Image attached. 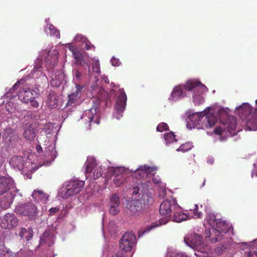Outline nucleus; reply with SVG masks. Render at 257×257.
<instances>
[{
  "instance_id": "obj_44",
  "label": "nucleus",
  "mask_w": 257,
  "mask_h": 257,
  "mask_svg": "<svg viewBox=\"0 0 257 257\" xmlns=\"http://www.w3.org/2000/svg\"><path fill=\"white\" fill-rule=\"evenodd\" d=\"M225 128H222L220 126L216 127L214 130V133L216 135H221L223 131H225Z\"/></svg>"
},
{
  "instance_id": "obj_20",
  "label": "nucleus",
  "mask_w": 257,
  "mask_h": 257,
  "mask_svg": "<svg viewBox=\"0 0 257 257\" xmlns=\"http://www.w3.org/2000/svg\"><path fill=\"white\" fill-rule=\"evenodd\" d=\"M173 221L176 222H181L187 220L189 217L187 214L183 213L179 206V208H175L173 211Z\"/></svg>"
},
{
  "instance_id": "obj_28",
  "label": "nucleus",
  "mask_w": 257,
  "mask_h": 257,
  "mask_svg": "<svg viewBox=\"0 0 257 257\" xmlns=\"http://www.w3.org/2000/svg\"><path fill=\"white\" fill-rule=\"evenodd\" d=\"M246 125L249 130H256L257 129V116H254L247 120Z\"/></svg>"
},
{
  "instance_id": "obj_9",
  "label": "nucleus",
  "mask_w": 257,
  "mask_h": 257,
  "mask_svg": "<svg viewBox=\"0 0 257 257\" xmlns=\"http://www.w3.org/2000/svg\"><path fill=\"white\" fill-rule=\"evenodd\" d=\"M113 182L116 187L124 184L128 178V173L123 167H116L113 169Z\"/></svg>"
},
{
  "instance_id": "obj_23",
  "label": "nucleus",
  "mask_w": 257,
  "mask_h": 257,
  "mask_svg": "<svg viewBox=\"0 0 257 257\" xmlns=\"http://www.w3.org/2000/svg\"><path fill=\"white\" fill-rule=\"evenodd\" d=\"M14 196L12 193H9L7 195L1 200V206L4 209H7L9 208L13 202Z\"/></svg>"
},
{
  "instance_id": "obj_16",
  "label": "nucleus",
  "mask_w": 257,
  "mask_h": 257,
  "mask_svg": "<svg viewBox=\"0 0 257 257\" xmlns=\"http://www.w3.org/2000/svg\"><path fill=\"white\" fill-rule=\"evenodd\" d=\"M15 188L14 182L11 178L0 177V195Z\"/></svg>"
},
{
  "instance_id": "obj_10",
  "label": "nucleus",
  "mask_w": 257,
  "mask_h": 257,
  "mask_svg": "<svg viewBox=\"0 0 257 257\" xmlns=\"http://www.w3.org/2000/svg\"><path fill=\"white\" fill-rule=\"evenodd\" d=\"M85 120L88 121L87 122L85 123L84 128L85 130H88L90 128L92 123H96L98 124L100 122V120L98 116L96 114V109L92 108L86 111L85 117L82 118Z\"/></svg>"
},
{
  "instance_id": "obj_54",
  "label": "nucleus",
  "mask_w": 257,
  "mask_h": 257,
  "mask_svg": "<svg viewBox=\"0 0 257 257\" xmlns=\"http://www.w3.org/2000/svg\"><path fill=\"white\" fill-rule=\"evenodd\" d=\"M19 158L18 157H13L12 159H11V161L12 162H13V161H17V160H18Z\"/></svg>"
},
{
  "instance_id": "obj_33",
  "label": "nucleus",
  "mask_w": 257,
  "mask_h": 257,
  "mask_svg": "<svg viewBox=\"0 0 257 257\" xmlns=\"http://www.w3.org/2000/svg\"><path fill=\"white\" fill-rule=\"evenodd\" d=\"M48 28L50 31V34L51 36L58 39L60 38L59 31L57 30L52 24H49Z\"/></svg>"
},
{
  "instance_id": "obj_51",
  "label": "nucleus",
  "mask_w": 257,
  "mask_h": 257,
  "mask_svg": "<svg viewBox=\"0 0 257 257\" xmlns=\"http://www.w3.org/2000/svg\"><path fill=\"white\" fill-rule=\"evenodd\" d=\"M254 251H250L247 252V256L248 257H254Z\"/></svg>"
},
{
  "instance_id": "obj_34",
  "label": "nucleus",
  "mask_w": 257,
  "mask_h": 257,
  "mask_svg": "<svg viewBox=\"0 0 257 257\" xmlns=\"http://www.w3.org/2000/svg\"><path fill=\"white\" fill-rule=\"evenodd\" d=\"M164 137L166 143H171L177 141V140L175 138V135L173 132L165 133L164 135Z\"/></svg>"
},
{
  "instance_id": "obj_1",
  "label": "nucleus",
  "mask_w": 257,
  "mask_h": 257,
  "mask_svg": "<svg viewBox=\"0 0 257 257\" xmlns=\"http://www.w3.org/2000/svg\"><path fill=\"white\" fill-rule=\"evenodd\" d=\"M204 116H205V118L201 124V128H210L213 126L218 120L217 116L212 113H206L205 111L193 113L188 117L187 126L190 128H200V122Z\"/></svg>"
},
{
  "instance_id": "obj_42",
  "label": "nucleus",
  "mask_w": 257,
  "mask_h": 257,
  "mask_svg": "<svg viewBox=\"0 0 257 257\" xmlns=\"http://www.w3.org/2000/svg\"><path fill=\"white\" fill-rule=\"evenodd\" d=\"M22 82H23V79H21L20 80L18 81L17 82L13 85L12 88L9 90V91L7 92V94L12 93L13 91H15L18 88L19 84Z\"/></svg>"
},
{
  "instance_id": "obj_31",
  "label": "nucleus",
  "mask_w": 257,
  "mask_h": 257,
  "mask_svg": "<svg viewBox=\"0 0 257 257\" xmlns=\"http://www.w3.org/2000/svg\"><path fill=\"white\" fill-rule=\"evenodd\" d=\"M168 220L167 218H163L159 220V224L157 222H153L151 225L147 227L144 232H148L152 228H154L159 225L165 224L168 222Z\"/></svg>"
},
{
  "instance_id": "obj_21",
  "label": "nucleus",
  "mask_w": 257,
  "mask_h": 257,
  "mask_svg": "<svg viewBox=\"0 0 257 257\" xmlns=\"http://www.w3.org/2000/svg\"><path fill=\"white\" fill-rule=\"evenodd\" d=\"M32 196L35 201L44 203L46 202L48 198V195L47 194L40 190H35Z\"/></svg>"
},
{
  "instance_id": "obj_50",
  "label": "nucleus",
  "mask_w": 257,
  "mask_h": 257,
  "mask_svg": "<svg viewBox=\"0 0 257 257\" xmlns=\"http://www.w3.org/2000/svg\"><path fill=\"white\" fill-rule=\"evenodd\" d=\"M197 237L198 238L197 240H196L194 243V244L195 245V246H198L199 245H200L201 244V240H200V237L197 236Z\"/></svg>"
},
{
  "instance_id": "obj_15",
  "label": "nucleus",
  "mask_w": 257,
  "mask_h": 257,
  "mask_svg": "<svg viewBox=\"0 0 257 257\" xmlns=\"http://www.w3.org/2000/svg\"><path fill=\"white\" fill-rule=\"evenodd\" d=\"M18 220L13 213H7L4 217L1 226L3 228L11 229L16 226Z\"/></svg>"
},
{
  "instance_id": "obj_36",
  "label": "nucleus",
  "mask_w": 257,
  "mask_h": 257,
  "mask_svg": "<svg viewBox=\"0 0 257 257\" xmlns=\"http://www.w3.org/2000/svg\"><path fill=\"white\" fill-rule=\"evenodd\" d=\"M0 257H14L13 253L4 250V245H0Z\"/></svg>"
},
{
  "instance_id": "obj_58",
  "label": "nucleus",
  "mask_w": 257,
  "mask_h": 257,
  "mask_svg": "<svg viewBox=\"0 0 257 257\" xmlns=\"http://www.w3.org/2000/svg\"><path fill=\"white\" fill-rule=\"evenodd\" d=\"M255 103L257 105V99L255 100Z\"/></svg>"
},
{
  "instance_id": "obj_25",
  "label": "nucleus",
  "mask_w": 257,
  "mask_h": 257,
  "mask_svg": "<svg viewBox=\"0 0 257 257\" xmlns=\"http://www.w3.org/2000/svg\"><path fill=\"white\" fill-rule=\"evenodd\" d=\"M47 104L51 107L55 108L57 105V96L54 91H51L47 96Z\"/></svg>"
},
{
  "instance_id": "obj_30",
  "label": "nucleus",
  "mask_w": 257,
  "mask_h": 257,
  "mask_svg": "<svg viewBox=\"0 0 257 257\" xmlns=\"http://www.w3.org/2000/svg\"><path fill=\"white\" fill-rule=\"evenodd\" d=\"M72 55L76 60V63L82 65L84 62V56L82 53L78 50H73Z\"/></svg>"
},
{
  "instance_id": "obj_37",
  "label": "nucleus",
  "mask_w": 257,
  "mask_h": 257,
  "mask_svg": "<svg viewBox=\"0 0 257 257\" xmlns=\"http://www.w3.org/2000/svg\"><path fill=\"white\" fill-rule=\"evenodd\" d=\"M144 168H145L146 172H147V176L148 174L154 175L156 174V171L157 170V168L156 167H149L147 165L143 166Z\"/></svg>"
},
{
  "instance_id": "obj_7",
  "label": "nucleus",
  "mask_w": 257,
  "mask_h": 257,
  "mask_svg": "<svg viewBox=\"0 0 257 257\" xmlns=\"http://www.w3.org/2000/svg\"><path fill=\"white\" fill-rule=\"evenodd\" d=\"M16 211L21 215L27 216L31 220L35 219L38 213L37 208L36 206L30 202L18 206L16 209Z\"/></svg>"
},
{
  "instance_id": "obj_40",
  "label": "nucleus",
  "mask_w": 257,
  "mask_h": 257,
  "mask_svg": "<svg viewBox=\"0 0 257 257\" xmlns=\"http://www.w3.org/2000/svg\"><path fill=\"white\" fill-rule=\"evenodd\" d=\"M202 214V213L198 211V206L197 205H195V208L193 211L192 217L194 218H198L201 216Z\"/></svg>"
},
{
  "instance_id": "obj_13",
  "label": "nucleus",
  "mask_w": 257,
  "mask_h": 257,
  "mask_svg": "<svg viewBox=\"0 0 257 257\" xmlns=\"http://www.w3.org/2000/svg\"><path fill=\"white\" fill-rule=\"evenodd\" d=\"M3 138L9 146L15 147L20 142L18 135L10 127L4 130Z\"/></svg>"
},
{
  "instance_id": "obj_2",
  "label": "nucleus",
  "mask_w": 257,
  "mask_h": 257,
  "mask_svg": "<svg viewBox=\"0 0 257 257\" xmlns=\"http://www.w3.org/2000/svg\"><path fill=\"white\" fill-rule=\"evenodd\" d=\"M84 184V181L79 180L69 181L61 188L60 195L62 198L67 199L70 196L76 195L82 190Z\"/></svg>"
},
{
  "instance_id": "obj_39",
  "label": "nucleus",
  "mask_w": 257,
  "mask_h": 257,
  "mask_svg": "<svg viewBox=\"0 0 257 257\" xmlns=\"http://www.w3.org/2000/svg\"><path fill=\"white\" fill-rule=\"evenodd\" d=\"M169 128L168 124L166 123L162 122L159 124L157 127V130L158 132H162L168 130Z\"/></svg>"
},
{
  "instance_id": "obj_11",
  "label": "nucleus",
  "mask_w": 257,
  "mask_h": 257,
  "mask_svg": "<svg viewBox=\"0 0 257 257\" xmlns=\"http://www.w3.org/2000/svg\"><path fill=\"white\" fill-rule=\"evenodd\" d=\"M39 95L37 91L31 88H23L18 94V98L20 100L24 103H28L32 99H35Z\"/></svg>"
},
{
  "instance_id": "obj_45",
  "label": "nucleus",
  "mask_w": 257,
  "mask_h": 257,
  "mask_svg": "<svg viewBox=\"0 0 257 257\" xmlns=\"http://www.w3.org/2000/svg\"><path fill=\"white\" fill-rule=\"evenodd\" d=\"M111 63H112V65H113L114 66H119V65L120 64L119 60L118 59L114 58V57H113L111 59Z\"/></svg>"
},
{
  "instance_id": "obj_18",
  "label": "nucleus",
  "mask_w": 257,
  "mask_h": 257,
  "mask_svg": "<svg viewBox=\"0 0 257 257\" xmlns=\"http://www.w3.org/2000/svg\"><path fill=\"white\" fill-rule=\"evenodd\" d=\"M183 90H185L184 85L183 86H176L172 91L171 98L170 99L172 101H176L184 98L186 96V93Z\"/></svg>"
},
{
  "instance_id": "obj_47",
  "label": "nucleus",
  "mask_w": 257,
  "mask_h": 257,
  "mask_svg": "<svg viewBox=\"0 0 257 257\" xmlns=\"http://www.w3.org/2000/svg\"><path fill=\"white\" fill-rule=\"evenodd\" d=\"M74 75H75L76 78L78 80H80L81 79V76H82L81 73L80 71H79V70L77 69L75 70V71H74Z\"/></svg>"
},
{
  "instance_id": "obj_24",
  "label": "nucleus",
  "mask_w": 257,
  "mask_h": 257,
  "mask_svg": "<svg viewBox=\"0 0 257 257\" xmlns=\"http://www.w3.org/2000/svg\"><path fill=\"white\" fill-rule=\"evenodd\" d=\"M149 185H146V182L142 181L139 184V186H135L133 188V194H137L140 193V191L142 193V195L144 193L148 192Z\"/></svg>"
},
{
  "instance_id": "obj_4",
  "label": "nucleus",
  "mask_w": 257,
  "mask_h": 257,
  "mask_svg": "<svg viewBox=\"0 0 257 257\" xmlns=\"http://www.w3.org/2000/svg\"><path fill=\"white\" fill-rule=\"evenodd\" d=\"M229 227L227 223L222 219L219 218L215 226L211 227L209 230V237L212 243H216L222 239L224 233L228 232Z\"/></svg>"
},
{
  "instance_id": "obj_43",
  "label": "nucleus",
  "mask_w": 257,
  "mask_h": 257,
  "mask_svg": "<svg viewBox=\"0 0 257 257\" xmlns=\"http://www.w3.org/2000/svg\"><path fill=\"white\" fill-rule=\"evenodd\" d=\"M153 182L155 184L159 186L161 185L162 183L161 178L158 176L153 178Z\"/></svg>"
},
{
  "instance_id": "obj_53",
  "label": "nucleus",
  "mask_w": 257,
  "mask_h": 257,
  "mask_svg": "<svg viewBox=\"0 0 257 257\" xmlns=\"http://www.w3.org/2000/svg\"><path fill=\"white\" fill-rule=\"evenodd\" d=\"M206 182V179L203 178L202 180V183L200 185V187H202L205 186Z\"/></svg>"
},
{
  "instance_id": "obj_48",
  "label": "nucleus",
  "mask_w": 257,
  "mask_h": 257,
  "mask_svg": "<svg viewBox=\"0 0 257 257\" xmlns=\"http://www.w3.org/2000/svg\"><path fill=\"white\" fill-rule=\"evenodd\" d=\"M11 104H12V102H9L8 103H7L6 105V108L7 109V110H8V111H9V112H13L14 111V110L15 109V108H13L12 107H11L10 108V107H9Z\"/></svg>"
},
{
  "instance_id": "obj_59",
  "label": "nucleus",
  "mask_w": 257,
  "mask_h": 257,
  "mask_svg": "<svg viewBox=\"0 0 257 257\" xmlns=\"http://www.w3.org/2000/svg\"><path fill=\"white\" fill-rule=\"evenodd\" d=\"M117 118H118V119H119V116H117Z\"/></svg>"
},
{
  "instance_id": "obj_35",
  "label": "nucleus",
  "mask_w": 257,
  "mask_h": 257,
  "mask_svg": "<svg viewBox=\"0 0 257 257\" xmlns=\"http://www.w3.org/2000/svg\"><path fill=\"white\" fill-rule=\"evenodd\" d=\"M193 147L192 144L188 142L185 144H182L180 147L177 149L178 152L182 151V152H187L188 151L190 150Z\"/></svg>"
},
{
  "instance_id": "obj_55",
  "label": "nucleus",
  "mask_w": 257,
  "mask_h": 257,
  "mask_svg": "<svg viewBox=\"0 0 257 257\" xmlns=\"http://www.w3.org/2000/svg\"><path fill=\"white\" fill-rule=\"evenodd\" d=\"M36 149H37L38 151H39V149H41V147L40 146H38L36 147Z\"/></svg>"
},
{
  "instance_id": "obj_52",
  "label": "nucleus",
  "mask_w": 257,
  "mask_h": 257,
  "mask_svg": "<svg viewBox=\"0 0 257 257\" xmlns=\"http://www.w3.org/2000/svg\"><path fill=\"white\" fill-rule=\"evenodd\" d=\"M112 257H125V256L122 255L120 253H117L114 254Z\"/></svg>"
},
{
  "instance_id": "obj_56",
  "label": "nucleus",
  "mask_w": 257,
  "mask_h": 257,
  "mask_svg": "<svg viewBox=\"0 0 257 257\" xmlns=\"http://www.w3.org/2000/svg\"><path fill=\"white\" fill-rule=\"evenodd\" d=\"M254 257H257V251H254Z\"/></svg>"
},
{
  "instance_id": "obj_29",
  "label": "nucleus",
  "mask_w": 257,
  "mask_h": 257,
  "mask_svg": "<svg viewBox=\"0 0 257 257\" xmlns=\"http://www.w3.org/2000/svg\"><path fill=\"white\" fill-rule=\"evenodd\" d=\"M24 136L25 138L28 140H33L36 137L34 128L29 127L26 129L24 133Z\"/></svg>"
},
{
  "instance_id": "obj_26",
  "label": "nucleus",
  "mask_w": 257,
  "mask_h": 257,
  "mask_svg": "<svg viewBox=\"0 0 257 257\" xmlns=\"http://www.w3.org/2000/svg\"><path fill=\"white\" fill-rule=\"evenodd\" d=\"M133 176L137 179L140 180L143 178H146L148 176L147 175V172L144 166H141L136 170L133 173Z\"/></svg>"
},
{
  "instance_id": "obj_32",
  "label": "nucleus",
  "mask_w": 257,
  "mask_h": 257,
  "mask_svg": "<svg viewBox=\"0 0 257 257\" xmlns=\"http://www.w3.org/2000/svg\"><path fill=\"white\" fill-rule=\"evenodd\" d=\"M206 219L208 224L213 227L215 226L216 222L218 220L219 218H217L216 215L213 213H209L206 216Z\"/></svg>"
},
{
  "instance_id": "obj_19",
  "label": "nucleus",
  "mask_w": 257,
  "mask_h": 257,
  "mask_svg": "<svg viewBox=\"0 0 257 257\" xmlns=\"http://www.w3.org/2000/svg\"><path fill=\"white\" fill-rule=\"evenodd\" d=\"M83 87L77 84L75 86L76 91L68 95V100L67 103V105H71L74 104L77 99L79 98L80 92H81Z\"/></svg>"
},
{
  "instance_id": "obj_38",
  "label": "nucleus",
  "mask_w": 257,
  "mask_h": 257,
  "mask_svg": "<svg viewBox=\"0 0 257 257\" xmlns=\"http://www.w3.org/2000/svg\"><path fill=\"white\" fill-rule=\"evenodd\" d=\"M92 70L96 73L99 74L100 72V64L98 60H93L92 63Z\"/></svg>"
},
{
  "instance_id": "obj_5",
  "label": "nucleus",
  "mask_w": 257,
  "mask_h": 257,
  "mask_svg": "<svg viewBox=\"0 0 257 257\" xmlns=\"http://www.w3.org/2000/svg\"><path fill=\"white\" fill-rule=\"evenodd\" d=\"M153 199L150 193H144L142 197L133 201L130 205V210L133 213L141 212L153 202Z\"/></svg>"
},
{
  "instance_id": "obj_3",
  "label": "nucleus",
  "mask_w": 257,
  "mask_h": 257,
  "mask_svg": "<svg viewBox=\"0 0 257 257\" xmlns=\"http://www.w3.org/2000/svg\"><path fill=\"white\" fill-rule=\"evenodd\" d=\"M184 87L186 90L194 91V94L193 96L194 103L201 104L203 102L204 99L201 95L205 92L207 89L204 85L198 81L189 80L184 85Z\"/></svg>"
},
{
  "instance_id": "obj_12",
  "label": "nucleus",
  "mask_w": 257,
  "mask_h": 257,
  "mask_svg": "<svg viewBox=\"0 0 257 257\" xmlns=\"http://www.w3.org/2000/svg\"><path fill=\"white\" fill-rule=\"evenodd\" d=\"M126 99V95L123 89H119V94L117 98L115 105V113L116 114L122 116L121 113L125 108Z\"/></svg>"
},
{
  "instance_id": "obj_49",
  "label": "nucleus",
  "mask_w": 257,
  "mask_h": 257,
  "mask_svg": "<svg viewBox=\"0 0 257 257\" xmlns=\"http://www.w3.org/2000/svg\"><path fill=\"white\" fill-rule=\"evenodd\" d=\"M59 209L58 207H52L49 209V211L51 214H55L59 211Z\"/></svg>"
},
{
  "instance_id": "obj_8",
  "label": "nucleus",
  "mask_w": 257,
  "mask_h": 257,
  "mask_svg": "<svg viewBox=\"0 0 257 257\" xmlns=\"http://www.w3.org/2000/svg\"><path fill=\"white\" fill-rule=\"evenodd\" d=\"M136 237L134 233L126 232L123 234L120 241L119 247L125 251H130L136 243Z\"/></svg>"
},
{
  "instance_id": "obj_46",
  "label": "nucleus",
  "mask_w": 257,
  "mask_h": 257,
  "mask_svg": "<svg viewBox=\"0 0 257 257\" xmlns=\"http://www.w3.org/2000/svg\"><path fill=\"white\" fill-rule=\"evenodd\" d=\"M29 102L31 103V105L34 108H37L39 107V103L38 102L35 100V99H32L30 100Z\"/></svg>"
},
{
  "instance_id": "obj_22",
  "label": "nucleus",
  "mask_w": 257,
  "mask_h": 257,
  "mask_svg": "<svg viewBox=\"0 0 257 257\" xmlns=\"http://www.w3.org/2000/svg\"><path fill=\"white\" fill-rule=\"evenodd\" d=\"M236 119L235 117L229 116H228L227 122L225 123L222 122V123L224 126L226 125L225 128V130L226 129L227 131L231 133V131H235L236 126Z\"/></svg>"
},
{
  "instance_id": "obj_57",
  "label": "nucleus",
  "mask_w": 257,
  "mask_h": 257,
  "mask_svg": "<svg viewBox=\"0 0 257 257\" xmlns=\"http://www.w3.org/2000/svg\"><path fill=\"white\" fill-rule=\"evenodd\" d=\"M79 37H81V36L78 35V36H76L75 39H77Z\"/></svg>"
},
{
  "instance_id": "obj_6",
  "label": "nucleus",
  "mask_w": 257,
  "mask_h": 257,
  "mask_svg": "<svg viewBox=\"0 0 257 257\" xmlns=\"http://www.w3.org/2000/svg\"><path fill=\"white\" fill-rule=\"evenodd\" d=\"M102 168L96 164L95 160L88 161L86 163L85 175L86 178H93L96 180L102 176Z\"/></svg>"
},
{
  "instance_id": "obj_27",
  "label": "nucleus",
  "mask_w": 257,
  "mask_h": 257,
  "mask_svg": "<svg viewBox=\"0 0 257 257\" xmlns=\"http://www.w3.org/2000/svg\"><path fill=\"white\" fill-rule=\"evenodd\" d=\"M21 238H25L27 240H30L33 235V231L32 229L29 228L28 229L25 228H21L19 233Z\"/></svg>"
},
{
  "instance_id": "obj_14",
  "label": "nucleus",
  "mask_w": 257,
  "mask_h": 257,
  "mask_svg": "<svg viewBox=\"0 0 257 257\" xmlns=\"http://www.w3.org/2000/svg\"><path fill=\"white\" fill-rule=\"evenodd\" d=\"M175 208H179V205L174 200H166L160 205L159 212L163 215L168 216Z\"/></svg>"
},
{
  "instance_id": "obj_17",
  "label": "nucleus",
  "mask_w": 257,
  "mask_h": 257,
  "mask_svg": "<svg viewBox=\"0 0 257 257\" xmlns=\"http://www.w3.org/2000/svg\"><path fill=\"white\" fill-rule=\"evenodd\" d=\"M120 201L117 194H114L110 197L109 212L111 215H115L119 212Z\"/></svg>"
},
{
  "instance_id": "obj_41",
  "label": "nucleus",
  "mask_w": 257,
  "mask_h": 257,
  "mask_svg": "<svg viewBox=\"0 0 257 257\" xmlns=\"http://www.w3.org/2000/svg\"><path fill=\"white\" fill-rule=\"evenodd\" d=\"M84 42L85 43L84 48L87 50H94L95 47L93 45L91 44L90 42H89L86 39L84 40Z\"/></svg>"
}]
</instances>
